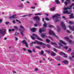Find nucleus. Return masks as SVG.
<instances>
[{"mask_svg":"<svg viewBox=\"0 0 74 74\" xmlns=\"http://www.w3.org/2000/svg\"><path fill=\"white\" fill-rule=\"evenodd\" d=\"M49 38L51 39V40H52V38L51 36H49Z\"/></svg>","mask_w":74,"mask_h":74,"instance_id":"nucleus-56","label":"nucleus"},{"mask_svg":"<svg viewBox=\"0 0 74 74\" xmlns=\"http://www.w3.org/2000/svg\"><path fill=\"white\" fill-rule=\"evenodd\" d=\"M15 38V39L16 41H17V40H18V38L16 37Z\"/></svg>","mask_w":74,"mask_h":74,"instance_id":"nucleus-51","label":"nucleus"},{"mask_svg":"<svg viewBox=\"0 0 74 74\" xmlns=\"http://www.w3.org/2000/svg\"><path fill=\"white\" fill-rule=\"evenodd\" d=\"M49 27H53V25H49Z\"/></svg>","mask_w":74,"mask_h":74,"instance_id":"nucleus-41","label":"nucleus"},{"mask_svg":"<svg viewBox=\"0 0 74 74\" xmlns=\"http://www.w3.org/2000/svg\"><path fill=\"white\" fill-rule=\"evenodd\" d=\"M7 39V38H4V40H6Z\"/></svg>","mask_w":74,"mask_h":74,"instance_id":"nucleus-61","label":"nucleus"},{"mask_svg":"<svg viewBox=\"0 0 74 74\" xmlns=\"http://www.w3.org/2000/svg\"><path fill=\"white\" fill-rule=\"evenodd\" d=\"M47 46L48 48H51V45H47Z\"/></svg>","mask_w":74,"mask_h":74,"instance_id":"nucleus-38","label":"nucleus"},{"mask_svg":"<svg viewBox=\"0 0 74 74\" xmlns=\"http://www.w3.org/2000/svg\"><path fill=\"white\" fill-rule=\"evenodd\" d=\"M9 32H11V29H8Z\"/></svg>","mask_w":74,"mask_h":74,"instance_id":"nucleus-62","label":"nucleus"},{"mask_svg":"<svg viewBox=\"0 0 74 74\" xmlns=\"http://www.w3.org/2000/svg\"><path fill=\"white\" fill-rule=\"evenodd\" d=\"M41 37L42 38H45V37H47V36L45 34H41Z\"/></svg>","mask_w":74,"mask_h":74,"instance_id":"nucleus-18","label":"nucleus"},{"mask_svg":"<svg viewBox=\"0 0 74 74\" xmlns=\"http://www.w3.org/2000/svg\"><path fill=\"white\" fill-rule=\"evenodd\" d=\"M42 15V14L40 13H36V14H35V16H36V15Z\"/></svg>","mask_w":74,"mask_h":74,"instance_id":"nucleus-31","label":"nucleus"},{"mask_svg":"<svg viewBox=\"0 0 74 74\" xmlns=\"http://www.w3.org/2000/svg\"><path fill=\"white\" fill-rule=\"evenodd\" d=\"M73 58H74V56H73L72 57H70L69 59L70 60H73Z\"/></svg>","mask_w":74,"mask_h":74,"instance_id":"nucleus-29","label":"nucleus"},{"mask_svg":"<svg viewBox=\"0 0 74 74\" xmlns=\"http://www.w3.org/2000/svg\"><path fill=\"white\" fill-rule=\"evenodd\" d=\"M28 52H29V53H32V51L29 49L28 50Z\"/></svg>","mask_w":74,"mask_h":74,"instance_id":"nucleus-36","label":"nucleus"},{"mask_svg":"<svg viewBox=\"0 0 74 74\" xmlns=\"http://www.w3.org/2000/svg\"><path fill=\"white\" fill-rule=\"evenodd\" d=\"M35 8H36L35 7V6H33L31 7V8L32 9H35Z\"/></svg>","mask_w":74,"mask_h":74,"instance_id":"nucleus-46","label":"nucleus"},{"mask_svg":"<svg viewBox=\"0 0 74 74\" xmlns=\"http://www.w3.org/2000/svg\"><path fill=\"white\" fill-rule=\"evenodd\" d=\"M40 53L41 55H43L44 54V51H43L42 50L40 52Z\"/></svg>","mask_w":74,"mask_h":74,"instance_id":"nucleus-40","label":"nucleus"},{"mask_svg":"<svg viewBox=\"0 0 74 74\" xmlns=\"http://www.w3.org/2000/svg\"><path fill=\"white\" fill-rule=\"evenodd\" d=\"M14 29L16 30H17L18 29V27L17 26H14Z\"/></svg>","mask_w":74,"mask_h":74,"instance_id":"nucleus-27","label":"nucleus"},{"mask_svg":"<svg viewBox=\"0 0 74 74\" xmlns=\"http://www.w3.org/2000/svg\"><path fill=\"white\" fill-rule=\"evenodd\" d=\"M64 48H65V49H67V48H68V47L65 46L64 47Z\"/></svg>","mask_w":74,"mask_h":74,"instance_id":"nucleus-44","label":"nucleus"},{"mask_svg":"<svg viewBox=\"0 0 74 74\" xmlns=\"http://www.w3.org/2000/svg\"><path fill=\"white\" fill-rule=\"evenodd\" d=\"M45 29H41V28H40L39 30V32L41 33H42V32H45Z\"/></svg>","mask_w":74,"mask_h":74,"instance_id":"nucleus-24","label":"nucleus"},{"mask_svg":"<svg viewBox=\"0 0 74 74\" xmlns=\"http://www.w3.org/2000/svg\"><path fill=\"white\" fill-rule=\"evenodd\" d=\"M38 69H34V71H38Z\"/></svg>","mask_w":74,"mask_h":74,"instance_id":"nucleus-45","label":"nucleus"},{"mask_svg":"<svg viewBox=\"0 0 74 74\" xmlns=\"http://www.w3.org/2000/svg\"><path fill=\"white\" fill-rule=\"evenodd\" d=\"M67 32L68 33H70V31H69V30H67Z\"/></svg>","mask_w":74,"mask_h":74,"instance_id":"nucleus-59","label":"nucleus"},{"mask_svg":"<svg viewBox=\"0 0 74 74\" xmlns=\"http://www.w3.org/2000/svg\"><path fill=\"white\" fill-rule=\"evenodd\" d=\"M71 51V48H69V50L68 51V52H70V51Z\"/></svg>","mask_w":74,"mask_h":74,"instance_id":"nucleus-49","label":"nucleus"},{"mask_svg":"<svg viewBox=\"0 0 74 74\" xmlns=\"http://www.w3.org/2000/svg\"><path fill=\"white\" fill-rule=\"evenodd\" d=\"M49 34L50 35H51V34H52L53 36H54V37L57 38H58V37L55 35V34L53 31L51 30V29L49 30Z\"/></svg>","mask_w":74,"mask_h":74,"instance_id":"nucleus-7","label":"nucleus"},{"mask_svg":"<svg viewBox=\"0 0 74 74\" xmlns=\"http://www.w3.org/2000/svg\"><path fill=\"white\" fill-rule=\"evenodd\" d=\"M59 16H60V15L58 14H57L53 16L52 18L53 19L55 18L54 20V21L55 23L57 22H58V21H59L60 20V17H59Z\"/></svg>","mask_w":74,"mask_h":74,"instance_id":"nucleus-2","label":"nucleus"},{"mask_svg":"<svg viewBox=\"0 0 74 74\" xmlns=\"http://www.w3.org/2000/svg\"><path fill=\"white\" fill-rule=\"evenodd\" d=\"M65 40H66L67 41H68L70 43V45H72V44H73V42L71 40L69 39V37H65L64 38Z\"/></svg>","mask_w":74,"mask_h":74,"instance_id":"nucleus-8","label":"nucleus"},{"mask_svg":"<svg viewBox=\"0 0 74 74\" xmlns=\"http://www.w3.org/2000/svg\"><path fill=\"white\" fill-rule=\"evenodd\" d=\"M61 26L62 27V28L64 29V30H66V25L63 22H61Z\"/></svg>","mask_w":74,"mask_h":74,"instance_id":"nucleus-10","label":"nucleus"},{"mask_svg":"<svg viewBox=\"0 0 74 74\" xmlns=\"http://www.w3.org/2000/svg\"><path fill=\"white\" fill-rule=\"evenodd\" d=\"M19 33H16V32H15V35H16V36H18V35H19Z\"/></svg>","mask_w":74,"mask_h":74,"instance_id":"nucleus-35","label":"nucleus"},{"mask_svg":"<svg viewBox=\"0 0 74 74\" xmlns=\"http://www.w3.org/2000/svg\"><path fill=\"white\" fill-rule=\"evenodd\" d=\"M55 2H56V4H59V3H60V2L59 1V0H55Z\"/></svg>","mask_w":74,"mask_h":74,"instance_id":"nucleus-28","label":"nucleus"},{"mask_svg":"<svg viewBox=\"0 0 74 74\" xmlns=\"http://www.w3.org/2000/svg\"><path fill=\"white\" fill-rule=\"evenodd\" d=\"M32 43L34 44H38L39 45H45V44L43 43L42 42H40L36 41L35 42H32Z\"/></svg>","mask_w":74,"mask_h":74,"instance_id":"nucleus-9","label":"nucleus"},{"mask_svg":"<svg viewBox=\"0 0 74 74\" xmlns=\"http://www.w3.org/2000/svg\"><path fill=\"white\" fill-rule=\"evenodd\" d=\"M36 29H37L35 28H33L31 29H30V30L32 32H35V30H36Z\"/></svg>","mask_w":74,"mask_h":74,"instance_id":"nucleus-21","label":"nucleus"},{"mask_svg":"<svg viewBox=\"0 0 74 74\" xmlns=\"http://www.w3.org/2000/svg\"><path fill=\"white\" fill-rule=\"evenodd\" d=\"M13 23H15V21L13 20Z\"/></svg>","mask_w":74,"mask_h":74,"instance_id":"nucleus-58","label":"nucleus"},{"mask_svg":"<svg viewBox=\"0 0 74 74\" xmlns=\"http://www.w3.org/2000/svg\"><path fill=\"white\" fill-rule=\"evenodd\" d=\"M51 44L52 45H54V47H55L56 48L58 47V45H57V44L55 42H52L51 43Z\"/></svg>","mask_w":74,"mask_h":74,"instance_id":"nucleus-17","label":"nucleus"},{"mask_svg":"<svg viewBox=\"0 0 74 74\" xmlns=\"http://www.w3.org/2000/svg\"><path fill=\"white\" fill-rule=\"evenodd\" d=\"M32 51L33 52H35L36 51H35V50H34V49H32Z\"/></svg>","mask_w":74,"mask_h":74,"instance_id":"nucleus-54","label":"nucleus"},{"mask_svg":"<svg viewBox=\"0 0 74 74\" xmlns=\"http://www.w3.org/2000/svg\"><path fill=\"white\" fill-rule=\"evenodd\" d=\"M3 21V20L2 19H0V23H1L2 22V21Z\"/></svg>","mask_w":74,"mask_h":74,"instance_id":"nucleus-57","label":"nucleus"},{"mask_svg":"<svg viewBox=\"0 0 74 74\" xmlns=\"http://www.w3.org/2000/svg\"><path fill=\"white\" fill-rule=\"evenodd\" d=\"M59 45L60 46H61L62 47V46H63V45H62V44L60 43H59Z\"/></svg>","mask_w":74,"mask_h":74,"instance_id":"nucleus-50","label":"nucleus"},{"mask_svg":"<svg viewBox=\"0 0 74 74\" xmlns=\"http://www.w3.org/2000/svg\"><path fill=\"white\" fill-rule=\"evenodd\" d=\"M70 37L71 38H73V36L72 35H71L70 36Z\"/></svg>","mask_w":74,"mask_h":74,"instance_id":"nucleus-63","label":"nucleus"},{"mask_svg":"<svg viewBox=\"0 0 74 74\" xmlns=\"http://www.w3.org/2000/svg\"><path fill=\"white\" fill-rule=\"evenodd\" d=\"M33 43H32V42L31 43H30V45H31V46H33Z\"/></svg>","mask_w":74,"mask_h":74,"instance_id":"nucleus-52","label":"nucleus"},{"mask_svg":"<svg viewBox=\"0 0 74 74\" xmlns=\"http://www.w3.org/2000/svg\"><path fill=\"white\" fill-rule=\"evenodd\" d=\"M60 42L61 43H62V44H64V45H66V43L64 42V41H63L62 40H60Z\"/></svg>","mask_w":74,"mask_h":74,"instance_id":"nucleus-19","label":"nucleus"},{"mask_svg":"<svg viewBox=\"0 0 74 74\" xmlns=\"http://www.w3.org/2000/svg\"><path fill=\"white\" fill-rule=\"evenodd\" d=\"M57 31L58 32H59L60 31V27H59V26H57Z\"/></svg>","mask_w":74,"mask_h":74,"instance_id":"nucleus-23","label":"nucleus"},{"mask_svg":"<svg viewBox=\"0 0 74 74\" xmlns=\"http://www.w3.org/2000/svg\"><path fill=\"white\" fill-rule=\"evenodd\" d=\"M43 60L45 62V58H43Z\"/></svg>","mask_w":74,"mask_h":74,"instance_id":"nucleus-55","label":"nucleus"},{"mask_svg":"<svg viewBox=\"0 0 74 74\" xmlns=\"http://www.w3.org/2000/svg\"><path fill=\"white\" fill-rule=\"evenodd\" d=\"M62 17V18H63V19H65V17L64 16H63Z\"/></svg>","mask_w":74,"mask_h":74,"instance_id":"nucleus-64","label":"nucleus"},{"mask_svg":"<svg viewBox=\"0 0 74 74\" xmlns=\"http://www.w3.org/2000/svg\"><path fill=\"white\" fill-rule=\"evenodd\" d=\"M20 27L21 29H19L18 30H19V31H21V33L22 36H23V32H25V28L22 25H20Z\"/></svg>","mask_w":74,"mask_h":74,"instance_id":"nucleus-4","label":"nucleus"},{"mask_svg":"<svg viewBox=\"0 0 74 74\" xmlns=\"http://www.w3.org/2000/svg\"><path fill=\"white\" fill-rule=\"evenodd\" d=\"M33 19L34 20H36V21H38L39 20H40V18L38 16H35L33 18Z\"/></svg>","mask_w":74,"mask_h":74,"instance_id":"nucleus-14","label":"nucleus"},{"mask_svg":"<svg viewBox=\"0 0 74 74\" xmlns=\"http://www.w3.org/2000/svg\"><path fill=\"white\" fill-rule=\"evenodd\" d=\"M46 42H47L48 43H49V41H50L48 39H47L46 40Z\"/></svg>","mask_w":74,"mask_h":74,"instance_id":"nucleus-37","label":"nucleus"},{"mask_svg":"<svg viewBox=\"0 0 74 74\" xmlns=\"http://www.w3.org/2000/svg\"><path fill=\"white\" fill-rule=\"evenodd\" d=\"M69 23L70 24V25H72V24H73V21H69Z\"/></svg>","mask_w":74,"mask_h":74,"instance_id":"nucleus-32","label":"nucleus"},{"mask_svg":"<svg viewBox=\"0 0 74 74\" xmlns=\"http://www.w3.org/2000/svg\"><path fill=\"white\" fill-rule=\"evenodd\" d=\"M42 21L43 22H44V24H43V27H46L47 26V24L45 23V22L44 21V18H42Z\"/></svg>","mask_w":74,"mask_h":74,"instance_id":"nucleus-12","label":"nucleus"},{"mask_svg":"<svg viewBox=\"0 0 74 74\" xmlns=\"http://www.w3.org/2000/svg\"><path fill=\"white\" fill-rule=\"evenodd\" d=\"M12 32H14V31H15V29H12Z\"/></svg>","mask_w":74,"mask_h":74,"instance_id":"nucleus-60","label":"nucleus"},{"mask_svg":"<svg viewBox=\"0 0 74 74\" xmlns=\"http://www.w3.org/2000/svg\"><path fill=\"white\" fill-rule=\"evenodd\" d=\"M27 16V15H24L22 16V17H25V16Z\"/></svg>","mask_w":74,"mask_h":74,"instance_id":"nucleus-53","label":"nucleus"},{"mask_svg":"<svg viewBox=\"0 0 74 74\" xmlns=\"http://www.w3.org/2000/svg\"><path fill=\"white\" fill-rule=\"evenodd\" d=\"M16 22H19V23H21V22L20 21H19L18 20H16Z\"/></svg>","mask_w":74,"mask_h":74,"instance_id":"nucleus-43","label":"nucleus"},{"mask_svg":"<svg viewBox=\"0 0 74 74\" xmlns=\"http://www.w3.org/2000/svg\"><path fill=\"white\" fill-rule=\"evenodd\" d=\"M63 63L65 64H68L69 63V61L67 60H64L62 62Z\"/></svg>","mask_w":74,"mask_h":74,"instance_id":"nucleus-20","label":"nucleus"},{"mask_svg":"<svg viewBox=\"0 0 74 74\" xmlns=\"http://www.w3.org/2000/svg\"><path fill=\"white\" fill-rule=\"evenodd\" d=\"M73 14H71V15H69V19H73L74 18V16H73Z\"/></svg>","mask_w":74,"mask_h":74,"instance_id":"nucleus-22","label":"nucleus"},{"mask_svg":"<svg viewBox=\"0 0 74 74\" xmlns=\"http://www.w3.org/2000/svg\"><path fill=\"white\" fill-rule=\"evenodd\" d=\"M36 48H37V49H40V47H39V46H36L35 47Z\"/></svg>","mask_w":74,"mask_h":74,"instance_id":"nucleus-39","label":"nucleus"},{"mask_svg":"<svg viewBox=\"0 0 74 74\" xmlns=\"http://www.w3.org/2000/svg\"><path fill=\"white\" fill-rule=\"evenodd\" d=\"M53 50L54 51H55V52H58V50L56 49L55 48H53Z\"/></svg>","mask_w":74,"mask_h":74,"instance_id":"nucleus-34","label":"nucleus"},{"mask_svg":"<svg viewBox=\"0 0 74 74\" xmlns=\"http://www.w3.org/2000/svg\"><path fill=\"white\" fill-rule=\"evenodd\" d=\"M50 10L52 11H54L55 10V8H51Z\"/></svg>","mask_w":74,"mask_h":74,"instance_id":"nucleus-30","label":"nucleus"},{"mask_svg":"<svg viewBox=\"0 0 74 74\" xmlns=\"http://www.w3.org/2000/svg\"><path fill=\"white\" fill-rule=\"evenodd\" d=\"M16 14H15L12 16H10L9 17V19H12V18H16Z\"/></svg>","mask_w":74,"mask_h":74,"instance_id":"nucleus-15","label":"nucleus"},{"mask_svg":"<svg viewBox=\"0 0 74 74\" xmlns=\"http://www.w3.org/2000/svg\"><path fill=\"white\" fill-rule=\"evenodd\" d=\"M59 54L60 55H63L65 58H67V57H68L67 56H66L65 54L62 52H61Z\"/></svg>","mask_w":74,"mask_h":74,"instance_id":"nucleus-16","label":"nucleus"},{"mask_svg":"<svg viewBox=\"0 0 74 74\" xmlns=\"http://www.w3.org/2000/svg\"><path fill=\"white\" fill-rule=\"evenodd\" d=\"M72 6H74V3H73L69 7H67L66 8H63V10H64V11L63 12V14H71V12H69L67 10H70L71 9V7H72Z\"/></svg>","mask_w":74,"mask_h":74,"instance_id":"nucleus-1","label":"nucleus"},{"mask_svg":"<svg viewBox=\"0 0 74 74\" xmlns=\"http://www.w3.org/2000/svg\"><path fill=\"white\" fill-rule=\"evenodd\" d=\"M35 37H37V39L38 40H39V41H42V39L39 37H38L35 34H33L32 36H31V38L32 40H34Z\"/></svg>","mask_w":74,"mask_h":74,"instance_id":"nucleus-3","label":"nucleus"},{"mask_svg":"<svg viewBox=\"0 0 74 74\" xmlns=\"http://www.w3.org/2000/svg\"><path fill=\"white\" fill-rule=\"evenodd\" d=\"M45 51L47 52V53H50V51H49L45 50Z\"/></svg>","mask_w":74,"mask_h":74,"instance_id":"nucleus-42","label":"nucleus"},{"mask_svg":"<svg viewBox=\"0 0 74 74\" xmlns=\"http://www.w3.org/2000/svg\"><path fill=\"white\" fill-rule=\"evenodd\" d=\"M23 4L21 3L20 5H19V6H18V7H23Z\"/></svg>","mask_w":74,"mask_h":74,"instance_id":"nucleus-33","label":"nucleus"},{"mask_svg":"<svg viewBox=\"0 0 74 74\" xmlns=\"http://www.w3.org/2000/svg\"><path fill=\"white\" fill-rule=\"evenodd\" d=\"M38 21H36V23L34 24V27H37V26H38Z\"/></svg>","mask_w":74,"mask_h":74,"instance_id":"nucleus-26","label":"nucleus"},{"mask_svg":"<svg viewBox=\"0 0 74 74\" xmlns=\"http://www.w3.org/2000/svg\"><path fill=\"white\" fill-rule=\"evenodd\" d=\"M51 55L52 56H56V54L53 52H51Z\"/></svg>","mask_w":74,"mask_h":74,"instance_id":"nucleus-25","label":"nucleus"},{"mask_svg":"<svg viewBox=\"0 0 74 74\" xmlns=\"http://www.w3.org/2000/svg\"><path fill=\"white\" fill-rule=\"evenodd\" d=\"M70 0H67L64 2V3L66 5H67V4H69V3H70Z\"/></svg>","mask_w":74,"mask_h":74,"instance_id":"nucleus-13","label":"nucleus"},{"mask_svg":"<svg viewBox=\"0 0 74 74\" xmlns=\"http://www.w3.org/2000/svg\"><path fill=\"white\" fill-rule=\"evenodd\" d=\"M21 43H22V44H25V47L27 48H28V44L26 40H23L21 41Z\"/></svg>","mask_w":74,"mask_h":74,"instance_id":"nucleus-11","label":"nucleus"},{"mask_svg":"<svg viewBox=\"0 0 74 74\" xmlns=\"http://www.w3.org/2000/svg\"><path fill=\"white\" fill-rule=\"evenodd\" d=\"M45 20L46 21H49V19H48V18H46Z\"/></svg>","mask_w":74,"mask_h":74,"instance_id":"nucleus-48","label":"nucleus"},{"mask_svg":"<svg viewBox=\"0 0 74 74\" xmlns=\"http://www.w3.org/2000/svg\"><path fill=\"white\" fill-rule=\"evenodd\" d=\"M5 32H6V30L5 29H0V34H3L2 37H3L5 34ZM0 38H1L0 36Z\"/></svg>","mask_w":74,"mask_h":74,"instance_id":"nucleus-6","label":"nucleus"},{"mask_svg":"<svg viewBox=\"0 0 74 74\" xmlns=\"http://www.w3.org/2000/svg\"><path fill=\"white\" fill-rule=\"evenodd\" d=\"M5 23L6 25H8V23H9V22H5Z\"/></svg>","mask_w":74,"mask_h":74,"instance_id":"nucleus-47","label":"nucleus"},{"mask_svg":"<svg viewBox=\"0 0 74 74\" xmlns=\"http://www.w3.org/2000/svg\"><path fill=\"white\" fill-rule=\"evenodd\" d=\"M20 27L21 29H19L18 30H19V31H21V33L22 36H23V32H25V28L22 25H20Z\"/></svg>","mask_w":74,"mask_h":74,"instance_id":"nucleus-5","label":"nucleus"}]
</instances>
